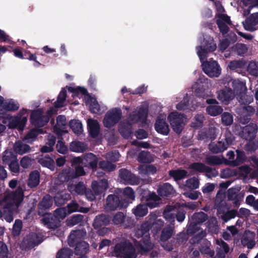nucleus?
Masks as SVG:
<instances>
[{
  "label": "nucleus",
  "mask_w": 258,
  "mask_h": 258,
  "mask_svg": "<svg viewBox=\"0 0 258 258\" xmlns=\"http://www.w3.org/2000/svg\"><path fill=\"white\" fill-rule=\"evenodd\" d=\"M163 225L160 217H158L155 214H151L149 216V221L144 223L139 229L136 235L138 238L142 237L140 240L137 241L139 244H136L138 250L141 253H144L150 250L153 247V244L149 240V230L151 228L154 231H157L160 229Z\"/></svg>",
  "instance_id": "obj_1"
},
{
  "label": "nucleus",
  "mask_w": 258,
  "mask_h": 258,
  "mask_svg": "<svg viewBox=\"0 0 258 258\" xmlns=\"http://www.w3.org/2000/svg\"><path fill=\"white\" fill-rule=\"evenodd\" d=\"M217 45L213 38L206 36L204 38L203 46L197 47V54L202 63L203 69L205 74L210 77H218L221 73V69L217 61H203L208 56V52L215 51Z\"/></svg>",
  "instance_id": "obj_2"
},
{
  "label": "nucleus",
  "mask_w": 258,
  "mask_h": 258,
  "mask_svg": "<svg viewBox=\"0 0 258 258\" xmlns=\"http://www.w3.org/2000/svg\"><path fill=\"white\" fill-rule=\"evenodd\" d=\"M23 192L18 188L15 192L6 194L0 201V205L3 207L4 214L0 211V218L3 216L8 222L13 220V214L17 213L18 208L23 200Z\"/></svg>",
  "instance_id": "obj_3"
},
{
  "label": "nucleus",
  "mask_w": 258,
  "mask_h": 258,
  "mask_svg": "<svg viewBox=\"0 0 258 258\" xmlns=\"http://www.w3.org/2000/svg\"><path fill=\"white\" fill-rule=\"evenodd\" d=\"M66 89H62L58 96L57 101L55 104V108H51L48 110L46 116L42 114L43 110L40 109L32 111L30 118L31 123L38 126L44 125L48 121L50 115L56 113V108L61 107L66 104Z\"/></svg>",
  "instance_id": "obj_4"
},
{
  "label": "nucleus",
  "mask_w": 258,
  "mask_h": 258,
  "mask_svg": "<svg viewBox=\"0 0 258 258\" xmlns=\"http://www.w3.org/2000/svg\"><path fill=\"white\" fill-rule=\"evenodd\" d=\"M69 90L72 92V96L74 98H81L84 96L86 105L89 107L92 112L99 113L106 109V106L99 104L94 96L86 94L87 90L85 88L78 87L75 88H70Z\"/></svg>",
  "instance_id": "obj_5"
},
{
  "label": "nucleus",
  "mask_w": 258,
  "mask_h": 258,
  "mask_svg": "<svg viewBox=\"0 0 258 258\" xmlns=\"http://www.w3.org/2000/svg\"><path fill=\"white\" fill-rule=\"evenodd\" d=\"M147 116V112L145 109L140 108L138 111L136 110L131 114L128 118L127 124H122L119 129L120 134L124 138H128L131 135V124L141 121L145 122V119Z\"/></svg>",
  "instance_id": "obj_6"
},
{
  "label": "nucleus",
  "mask_w": 258,
  "mask_h": 258,
  "mask_svg": "<svg viewBox=\"0 0 258 258\" xmlns=\"http://www.w3.org/2000/svg\"><path fill=\"white\" fill-rule=\"evenodd\" d=\"M28 115V110L22 108L16 115L5 118L3 122L7 124L9 128H17L19 131H22L26 124Z\"/></svg>",
  "instance_id": "obj_7"
},
{
  "label": "nucleus",
  "mask_w": 258,
  "mask_h": 258,
  "mask_svg": "<svg viewBox=\"0 0 258 258\" xmlns=\"http://www.w3.org/2000/svg\"><path fill=\"white\" fill-rule=\"evenodd\" d=\"M234 87V93L227 88L220 91L218 94V99L224 103H228L230 100H232L235 94H241L245 93L246 91L245 83L239 80H235L232 82Z\"/></svg>",
  "instance_id": "obj_8"
},
{
  "label": "nucleus",
  "mask_w": 258,
  "mask_h": 258,
  "mask_svg": "<svg viewBox=\"0 0 258 258\" xmlns=\"http://www.w3.org/2000/svg\"><path fill=\"white\" fill-rule=\"evenodd\" d=\"M123 196L124 198V202L119 204L118 198L113 195H109L107 199V205L109 209L113 210L116 208L120 206L126 207L129 203V201L133 200L135 199V194L133 190L130 187H126L123 191Z\"/></svg>",
  "instance_id": "obj_9"
},
{
  "label": "nucleus",
  "mask_w": 258,
  "mask_h": 258,
  "mask_svg": "<svg viewBox=\"0 0 258 258\" xmlns=\"http://www.w3.org/2000/svg\"><path fill=\"white\" fill-rule=\"evenodd\" d=\"M69 214L65 208H59L55 211L54 216L45 215L42 219L44 224L49 228H54L59 225L60 219L64 218Z\"/></svg>",
  "instance_id": "obj_10"
},
{
  "label": "nucleus",
  "mask_w": 258,
  "mask_h": 258,
  "mask_svg": "<svg viewBox=\"0 0 258 258\" xmlns=\"http://www.w3.org/2000/svg\"><path fill=\"white\" fill-rule=\"evenodd\" d=\"M114 254L117 257L123 258H137V253L133 246L126 242L115 245Z\"/></svg>",
  "instance_id": "obj_11"
},
{
  "label": "nucleus",
  "mask_w": 258,
  "mask_h": 258,
  "mask_svg": "<svg viewBox=\"0 0 258 258\" xmlns=\"http://www.w3.org/2000/svg\"><path fill=\"white\" fill-rule=\"evenodd\" d=\"M215 6L217 11V24L220 31L223 33H226L228 31L229 25L231 22L230 18L224 13V10L220 3H215Z\"/></svg>",
  "instance_id": "obj_12"
},
{
  "label": "nucleus",
  "mask_w": 258,
  "mask_h": 258,
  "mask_svg": "<svg viewBox=\"0 0 258 258\" xmlns=\"http://www.w3.org/2000/svg\"><path fill=\"white\" fill-rule=\"evenodd\" d=\"M179 206L177 204L174 206H167L163 213L164 218L171 222H173L174 219V215L178 212L176 215L177 220L180 222H182L185 218V212L182 210H178Z\"/></svg>",
  "instance_id": "obj_13"
},
{
  "label": "nucleus",
  "mask_w": 258,
  "mask_h": 258,
  "mask_svg": "<svg viewBox=\"0 0 258 258\" xmlns=\"http://www.w3.org/2000/svg\"><path fill=\"white\" fill-rule=\"evenodd\" d=\"M122 112L119 108H113L105 115L103 123L106 127H110L116 124L121 118Z\"/></svg>",
  "instance_id": "obj_14"
},
{
  "label": "nucleus",
  "mask_w": 258,
  "mask_h": 258,
  "mask_svg": "<svg viewBox=\"0 0 258 258\" xmlns=\"http://www.w3.org/2000/svg\"><path fill=\"white\" fill-rule=\"evenodd\" d=\"M168 120L173 130L177 133H180L183 128L186 118L177 112H172L168 116Z\"/></svg>",
  "instance_id": "obj_15"
},
{
  "label": "nucleus",
  "mask_w": 258,
  "mask_h": 258,
  "mask_svg": "<svg viewBox=\"0 0 258 258\" xmlns=\"http://www.w3.org/2000/svg\"><path fill=\"white\" fill-rule=\"evenodd\" d=\"M74 162L76 163H82L85 166H89L94 169L97 166V158L94 155L90 153L86 155L83 159L81 157L74 158Z\"/></svg>",
  "instance_id": "obj_16"
},
{
  "label": "nucleus",
  "mask_w": 258,
  "mask_h": 258,
  "mask_svg": "<svg viewBox=\"0 0 258 258\" xmlns=\"http://www.w3.org/2000/svg\"><path fill=\"white\" fill-rule=\"evenodd\" d=\"M119 177L120 181L131 184H137L140 183L139 179L129 171L123 169L120 171Z\"/></svg>",
  "instance_id": "obj_17"
},
{
  "label": "nucleus",
  "mask_w": 258,
  "mask_h": 258,
  "mask_svg": "<svg viewBox=\"0 0 258 258\" xmlns=\"http://www.w3.org/2000/svg\"><path fill=\"white\" fill-rule=\"evenodd\" d=\"M166 116L161 115L157 119L155 124L156 131L161 134L167 135L169 132L168 125L165 121Z\"/></svg>",
  "instance_id": "obj_18"
},
{
  "label": "nucleus",
  "mask_w": 258,
  "mask_h": 258,
  "mask_svg": "<svg viewBox=\"0 0 258 258\" xmlns=\"http://www.w3.org/2000/svg\"><path fill=\"white\" fill-rule=\"evenodd\" d=\"M84 174V171L82 167L78 166L76 167L75 176H81ZM74 177L75 176L73 175V171L70 168H68L59 175V178L61 181H68Z\"/></svg>",
  "instance_id": "obj_19"
},
{
  "label": "nucleus",
  "mask_w": 258,
  "mask_h": 258,
  "mask_svg": "<svg viewBox=\"0 0 258 258\" xmlns=\"http://www.w3.org/2000/svg\"><path fill=\"white\" fill-rule=\"evenodd\" d=\"M207 103L210 104L207 108V112L211 116H216L220 114L223 111V109L217 105V102L214 99H209L207 100Z\"/></svg>",
  "instance_id": "obj_20"
},
{
  "label": "nucleus",
  "mask_w": 258,
  "mask_h": 258,
  "mask_svg": "<svg viewBox=\"0 0 258 258\" xmlns=\"http://www.w3.org/2000/svg\"><path fill=\"white\" fill-rule=\"evenodd\" d=\"M239 5L246 15L253 8L258 9V0H241Z\"/></svg>",
  "instance_id": "obj_21"
},
{
  "label": "nucleus",
  "mask_w": 258,
  "mask_h": 258,
  "mask_svg": "<svg viewBox=\"0 0 258 258\" xmlns=\"http://www.w3.org/2000/svg\"><path fill=\"white\" fill-rule=\"evenodd\" d=\"M232 140L231 138L225 139L224 142L220 141L218 145L210 144V149L214 153L222 152L226 150L228 146L232 144Z\"/></svg>",
  "instance_id": "obj_22"
},
{
  "label": "nucleus",
  "mask_w": 258,
  "mask_h": 258,
  "mask_svg": "<svg viewBox=\"0 0 258 258\" xmlns=\"http://www.w3.org/2000/svg\"><path fill=\"white\" fill-rule=\"evenodd\" d=\"M255 234L250 231H246L243 236L241 242L248 248H252L255 244Z\"/></svg>",
  "instance_id": "obj_23"
},
{
  "label": "nucleus",
  "mask_w": 258,
  "mask_h": 258,
  "mask_svg": "<svg viewBox=\"0 0 258 258\" xmlns=\"http://www.w3.org/2000/svg\"><path fill=\"white\" fill-rule=\"evenodd\" d=\"M87 124L89 133L92 137L95 138L98 136L100 132V126L96 120L88 119Z\"/></svg>",
  "instance_id": "obj_24"
},
{
  "label": "nucleus",
  "mask_w": 258,
  "mask_h": 258,
  "mask_svg": "<svg viewBox=\"0 0 258 258\" xmlns=\"http://www.w3.org/2000/svg\"><path fill=\"white\" fill-rule=\"evenodd\" d=\"M56 125L54 127V131L58 135H61L62 133H66L67 131L66 129V120L64 116L59 115L57 117Z\"/></svg>",
  "instance_id": "obj_25"
},
{
  "label": "nucleus",
  "mask_w": 258,
  "mask_h": 258,
  "mask_svg": "<svg viewBox=\"0 0 258 258\" xmlns=\"http://www.w3.org/2000/svg\"><path fill=\"white\" fill-rule=\"evenodd\" d=\"M92 189L96 195L103 193L108 187V182L106 180H102L99 182L94 181L92 184Z\"/></svg>",
  "instance_id": "obj_26"
},
{
  "label": "nucleus",
  "mask_w": 258,
  "mask_h": 258,
  "mask_svg": "<svg viewBox=\"0 0 258 258\" xmlns=\"http://www.w3.org/2000/svg\"><path fill=\"white\" fill-rule=\"evenodd\" d=\"M193 220H195L194 222H191L188 228V232L189 233L192 232V229L195 226V222L196 223H201L203 222L207 219V215L204 212H200L199 213L195 214L192 217Z\"/></svg>",
  "instance_id": "obj_27"
},
{
  "label": "nucleus",
  "mask_w": 258,
  "mask_h": 258,
  "mask_svg": "<svg viewBox=\"0 0 258 258\" xmlns=\"http://www.w3.org/2000/svg\"><path fill=\"white\" fill-rule=\"evenodd\" d=\"M258 24V13L252 14L246 20L244 27L249 31H253L255 29L254 26Z\"/></svg>",
  "instance_id": "obj_28"
},
{
  "label": "nucleus",
  "mask_w": 258,
  "mask_h": 258,
  "mask_svg": "<svg viewBox=\"0 0 258 258\" xmlns=\"http://www.w3.org/2000/svg\"><path fill=\"white\" fill-rule=\"evenodd\" d=\"M20 107L19 102L14 99H7L5 100L4 109L10 111H17Z\"/></svg>",
  "instance_id": "obj_29"
},
{
  "label": "nucleus",
  "mask_w": 258,
  "mask_h": 258,
  "mask_svg": "<svg viewBox=\"0 0 258 258\" xmlns=\"http://www.w3.org/2000/svg\"><path fill=\"white\" fill-rule=\"evenodd\" d=\"M160 203V199L155 194H150L147 199L146 205L150 208L156 207Z\"/></svg>",
  "instance_id": "obj_30"
},
{
  "label": "nucleus",
  "mask_w": 258,
  "mask_h": 258,
  "mask_svg": "<svg viewBox=\"0 0 258 258\" xmlns=\"http://www.w3.org/2000/svg\"><path fill=\"white\" fill-rule=\"evenodd\" d=\"M158 192L161 196H167L173 195L174 191L170 184L165 183L158 188Z\"/></svg>",
  "instance_id": "obj_31"
},
{
  "label": "nucleus",
  "mask_w": 258,
  "mask_h": 258,
  "mask_svg": "<svg viewBox=\"0 0 258 258\" xmlns=\"http://www.w3.org/2000/svg\"><path fill=\"white\" fill-rule=\"evenodd\" d=\"M39 173L36 171L32 172L28 180V185L31 187L36 186L39 183Z\"/></svg>",
  "instance_id": "obj_32"
},
{
  "label": "nucleus",
  "mask_w": 258,
  "mask_h": 258,
  "mask_svg": "<svg viewBox=\"0 0 258 258\" xmlns=\"http://www.w3.org/2000/svg\"><path fill=\"white\" fill-rule=\"evenodd\" d=\"M141 175L153 174L156 172V169L152 165H143L139 168Z\"/></svg>",
  "instance_id": "obj_33"
},
{
  "label": "nucleus",
  "mask_w": 258,
  "mask_h": 258,
  "mask_svg": "<svg viewBox=\"0 0 258 258\" xmlns=\"http://www.w3.org/2000/svg\"><path fill=\"white\" fill-rule=\"evenodd\" d=\"M2 159L4 163L9 164L16 160L17 157L16 154L11 150H8L4 152Z\"/></svg>",
  "instance_id": "obj_34"
},
{
  "label": "nucleus",
  "mask_w": 258,
  "mask_h": 258,
  "mask_svg": "<svg viewBox=\"0 0 258 258\" xmlns=\"http://www.w3.org/2000/svg\"><path fill=\"white\" fill-rule=\"evenodd\" d=\"M70 150L73 152H83L87 148V146L80 142H72L70 144Z\"/></svg>",
  "instance_id": "obj_35"
},
{
  "label": "nucleus",
  "mask_w": 258,
  "mask_h": 258,
  "mask_svg": "<svg viewBox=\"0 0 258 258\" xmlns=\"http://www.w3.org/2000/svg\"><path fill=\"white\" fill-rule=\"evenodd\" d=\"M70 126L73 131L79 135L83 132V126L81 122L78 120H72L70 122Z\"/></svg>",
  "instance_id": "obj_36"
},
{
  "label": "nucleus",
  "mask_w": 258,
  "mask_h": 258,
  "mask_svg": "<svg viewBox=\"0 0 258 258\" xmlns=\"http://www.w3.org/2000/svg\"><path fill=\"white\" fill-rule=\"evenodd\" d=\"M110 220L108 216L101 215L96 217L94 220V225L95 227L106 225L109 223Z\"/></svg>",
  "instance_id": "obj_37"
},
{
  "label": "nucleus",
  "mask_w": 258,
  "mask_h": 258,
  "mask_svg": "<svg viewBox=\"0 0 258 258\" xmlns=\"http://www.w3.org/2000/svg\"><path fill=\"white\" fill-rule=\"evenodd\" d=\"M89 249V244L84 241H82L77 244L75 248V252L77 254H83L87 253Z\"/></svg>",
  "instance_id": "obj_38"
},
{
  "label": "nucleus",
  "mask_w": 258,
  "mask_h": 258,
  "mask_svg": "<svg viewBox=\"0 0 258 258\" xmlns=\"http://www.w3.org/2000/svg\"><path fill=\"white\" fill-rule=\"evenodd\" d=\"M14 148L15 152L20 154H24L28 152L30 150L29 147L28 145L23 144L20 142H16L14 145Z\"/></svg>",
  "instance_id": "obj_39"
},
{
  "label": "nucleus",
  "mask_w": 258,
  "mask_h": 258,
  "mask_svg": "<svg viewBox=\"0 0 258 258\" xmlns=\"http://www.w3.org/2000/svg\"><path fill=\"white\" fill-rule=\"evenodd\" d=\"M42 129H33L31 130L25 137V140L28 143L34 141L39 134L43 133Z\"/></svg>",
  "instance_id": "obj_40"
},
{
  "label": "nucleus",
  "mask_w": 258,
  "mask_h": 258,
  "mask_svg": "<svg viewBox=\"0 0 258 258\" xmlns=\"http://www.w3.org/2000/svg\"><path fill=\"white\" fill-rule=\"evenodd\" d=\"M39 163L43 166L47 167L49 169L53 170L54 169V160L50 157H45L40 158L39 160Z\"/></svg>",
  "instance_id": "obj_41"
},
{
  "label": "nucleus",
  "mask_w": 258,
  "mask_h": 258,
  "mask_svg": "<svg viewBox=\"0 0 258 258\" xmlns=\"http://www.w3.org/2000/svg\"><path fill=\"white\" fill-rule=\"evenodd\" d=\"M238 230L234 226L227 227V230L223 232L222 236L225 240H229L231 238V236L237 234Z\"/></svg>",
  "instance_id": "obj_42"
},
{
  "label": "nucleus",
  "mask_w": 258,
  "mask_h": 258,
  "mask_svg": "<svg viewBox=\"0 0 258 258\" xmlns=\"http://www.w3.org/2000/svg\"><path fill=\"white\" fill-rule=\"evenodd\" d=\"M148 213V208L146 205H140L134 210V213L136 216L142 217Z\"/></svg>",
  "instance_id": "obj_43"
},
{
  "label": "nucleus",
  "mask_w": 258,
  "mask_h": 258,
  "mask_svg": "<svg viewBox=\"0 0 258 258\" xmlns=\"http://www.w3.org/2000/svg\"><path fill=\"white\" fill-rule=\"evenodd\" d=\"M186 172L184 170H176L170 171V175L175 180H180L186 176Z\"/></svg>",
  "instance_id": "obj_44"
},
{
  "label": "nucleus",
  "mask_w": 258,
  "mask_h": 258,
  "mask_svg": "<svg viewBox=\"0 0 258 258\" xmlns=\"http://www.w3.org/2000/svg\"><path fill=\"white\" fill-rule=\"evenodd\" d=\"M153 160V157L151 155L146 151L141 152L138 157V161L140 162H151Z\"/></svg>",
  "instance_id": "obj_45"
},
{
  "label": "nucleus",
  "mask_w": 258,
  "mask_h": 258,
  "mask_svg": "<svg viewBox=\"0 0 258 258\" xmlns=\"http://www.w3.org/2000/svg\"><path fill=\"white\" fill-rule=\"evenodd\" d=\"M85 186L83 183H79L76 185H71L69 186V190L73 193L82 194L84 192Z\"/></svg>",
  "instance_id": "obj_46"
},
{
  "label": "nucleus",
  "mask_w": 258,
  "mask_h": 258,
  "mask_svg": "<svg viewBox=\"0 0 258 258\" xmlns=\"http://www.w3.org/2000/svg\"><path fill=\"white\" fill-rule=\"evenodd\" d=\"M52 205V200L49 196L44 197L42 201L39 205V209H46L49 208Z\"/></svg>",
  "instance_id": "obj_47"
},
{
  "label": "nucleus",
  "mask_w": 258,
  "mask_h": 258,
  "mask_svg": "<svg viewBox=\"0 0 258 258\" xmlns=\"http://www.w3.org/2000/svg\"><path fill=\"white\" fill-rule=\"evenodd\" d=\"M82 234L85 235L86 233L80 230L75 231L71 233L69 238L70 245L71 246L73 245V243L78 239L79 236Z\"/></svg>",
  "instance_id": "obj_48"
},
{
  "label": "nucleus",
  "mask_w": 258,
  "mask_h": 258,
  "mask_svg": "<svg viewBox=\"0 0 258 258\" xmlns=\"http://www.w3.org/2000/svg\"><path fill=\"white\" fill-rule=\"evenodd\" d=\"M10 255L7 245L0 241V258H10Z\"/></svg>",
  "instance_id": "obj_49"
},
{
  "label": "nucleus",
  "mask_w": 258,
  "mask_h": 258,
  "mask_svg": "<svg viewBox=\"0 0 258 258\" xmlns=\"http://www.w3.org/2000/svg\"><path fill=\"white\" fill-rule=\"evenodd\" d=\"M237 157L234 161H232V165L237 166L239 165L245 160V155L243 152L236 151Z\"/></svg>",
  "instance_id": "obj_50"
},
{
  "label": "nucleus",
  "mask_w": 258,
  "mask_h": 258,
  "mask_svg": "<svg viewBox=\"0 0 258 258\" xmlns=\"http://www.w3.org/2000/svg\"><path fill=\"white\" fill-rule=\"evenodd\" d=\"M67 210L69 214H71L73 212L77 211H81L83 212H86L88 211V210H82L81 209L79 208L78 205L74 202L68 205V210Z\"/></svg>",
  "instance_id": "obj_51"
},
{
  "label": "nucleus",
  "mask_w": 258,
  "mask_h": 258,
  "mask_svg": "<svg viewBox=\"0 0 258 258\" xmlns=\"http://www.w3.org/2000/svg\"><path fill=\"white\" fill-rule=\"evenodd\" d=\"M99 166L102 169L107 171H111L113 170L115 166L114 164L107 162H101L99 163Z\"/></svg>",
  "instance_id": "obj_52"
},
{
  "label": "nucleus",
  "mask_w": 258,
  "mask_h": 258,
  "mask_svg": "<svg viewBox=\"0 0 258 258\" xmlns=\"http://www.w3.org/2000/svg\"><path fill=\"white\" fill-rule=\"evenodd\" d=\"M222 120L225 125H229L233 122V117L229 113H224L222 115Z\"/></svg>",
  "instance_id": "obj_53"
},
{
  "label": "nucleus",
  "mask_w": 258,
  "mask_h": 258,
  "mask_svg": "<svg viewBox=\"0 0 258 258\" xmlns=\"http://www.w3.org/2000/svg\"><path fill=\"white\" fill-rule=\"evenodd\" d=\"M190 168L194 169L195 171L199 172L208 171V169L203 164L196 163L191 164Z\"/></svg>",
  "instance_id": "obj_54"
},
{
  "label": "nucleus",
  "mask_w": 258,
  "mask_h": 258,
  "mask_svg": "<svg viewBox=\"0 0 258 258\" xmlns=\"http://www.w3.org/2000/svg\"><path fill=\"white\" fill-rule=\"evenodd\" d=\"M124 219V214L121 212H118L113 216L112 221L114 224H120L123 222Z\"/></svg>",
  "instance_id": "obj_55"
},
{
  "label": "nucleus",
  "mask_w": 258,
  "mask_h": 258,
  "mask_svg": "<svg viewBox=\"0 0 258 258\" xmlns=\"http://www.w3.org/2000/svg\"><path fill=\"white\" fill-rule=\"evenodd\" d=\"M248 71L251 74L258 76V63L255 62H251L248 67Z\"/></svg>",
  "instance_id": "obj_56"
},
{
  "label": "nucleus",
  "mask_w": 258,
  "mask_h": 258,
  "mask_svg": "<svg viewBox=\"0 0 258 258\" xmlns=\"http://www.w3.org/2000/svg\"><path fill=\"white\" fill-rule=\"evenodd\" d=\"M172 233V229L171 228H164L162 232L161 239L162 241H166L171 237Z\"/></svg>",
  "instance_id": "obj_57"
},
{
  "label": "nucleus",
  "mask_w": 258,
  "mask_h": 258,
  "mask_svg": "<svg viewBox=\"0 0 258 258\" xmlns=\"http://www.w3.org/2000/svg\"><path fill=\"white\" fill-rule=\"evenodd\" d=\"M236 215V212L234 210H231L223 214L221 216V217L225 222H227L231 219L234 218Z\"/></svg>",
  "instance_id": "obj_58"
},
{
  "label": "nucleus",
  "mask_w": 258,
  "mask_h": 258,
  "mask_svg": "<svg viewBox=\"0 0 258 258\" xmlns=\"http://www.w3.org/2000/svg\"><path fill=\"white\" fill-rule=\"evenodd\" d=\"M22 223L21 221L17 220L15 221V222L13 226V233L14 235H18L22 228Z\"/></svg>",
  "instance_id": "obj_59"
},
{
  "label": "nucleus",
  "mask_w": 258,
  "mask_h": 258,
  "mask_svg": "<svg viewBox=\"0 0 258 258\" xmlns=\"http://www.w3.org/2000/svg\"><path fill=\"white\" fill-rule=\"evenodd\" d=\"M199 185V181L196 178H190L186 181V185L190 188H197L198 187Z\"/></svg>",
  "instance_id": "obj_60"
},
{
  "label": "nucleus",
  "mask_w": 258,
  "mask_h": 258,
  "mask_svg": "<svg viewBox=\"0 0 258 258\" xmlns=\"http://www.w3.org/2000/svg\"><path fill=\"white\" fill-rule=\"evenodd\" d=\"M33 162V160L27 156H25L21 160V165L23 168H28L32 165Z\"/></svg>",
  "instance_id": "obj_61"
},
{
  "label": "nucleus",
  "mask_w": 258,
  "mask_h": 258,
  "mask_svg": "<svg viewBox=\"0 0 258 258\" xmlns=\"http://www.w3.org/2000/svg\"><path fill=\"white\" fill-rule=\"evenodd\" d=\"M9 165L10 170L11 172L13 173H18L19 172L20 167L17 159L16 160L9 163Z\"/></svg>",
  "instance_id": "obj_62"
},
{
  "label": "nucleus",
  "mask_w": 258,
  "mask_h": 258,
  "mask_svg": "<svg viewBox=\"0 0 258 258\" xmlns=\"http://www.w3.org/2000/svg\"><path fill=\"white\" fill-rule=\"evenodd\" d=\"M119 157V154L117 151L110 152L106 155V159L110 161H116L118 159Z\"/></svg>",
  "instance_id": "obj_63"
},
{
  "label": "nucleus",
  "mask_w": 258,
  "mask_h": 258,
  "mask_svg": "<svg viewBox=\"0 0 258 258\" xmlns=\"http://www.w3.org/2000/svg\"><path fill=\"white\" fill-rule=\"evenodd\" d=\"M209 222L210 223L208 225L209 229L213 232H216L217 231V221L215 218H211Z\"/></svg>",
  "instance_id": "obj_64"
}]
</instances>
